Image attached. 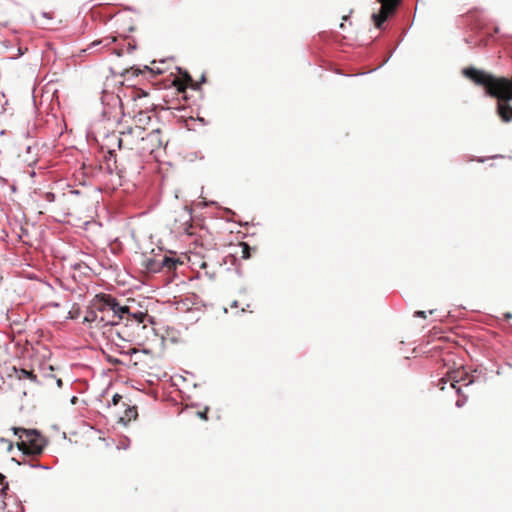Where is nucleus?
<instances>
[{
    "mask_svg": "<svg viewBox=\"0 0 512 512\" xmlns=\"http://www.w3.org/2000/svg\"><path fill=\"white\" fill-rule=\"evenodd\" d=\"M122 400V396L119 394H115L112 398V402L114 405H117Z\"/></svg>",
    "mask_w": 512,
    "mask_h": 512,
    "instance_id": "nucleus-21",
    "label": "nucleus"
},
{
    "mask_svg": "<svg viewBox=\"0 0 512 512\" xmlns=\"http://www.w3.org/2000/svg\"><path fill=\"white\" fill-rule=\"evenodd\" d=\"M163 145L160 130L155 129L150 132L144 130L142 134L138 154H152Z\"/></svg>",
    "mask_w": 512,
    "mask_h": 512,
    "instance_id": "nucleus-7",
    "label": "nucleus"
},
{
    "mask_svg": "<svg viewBox=\"0 0 512 512\" xmlns=\"http://www.w3.org/2000/svg\"><path fill=\"white\" fill-rule=\"evenodd\" d=\"M191 228H192V226H191V225L185 226V227L183 228V231H184L186 234H188V235H192V234H193V232H192V231H190V229H191Z\"/></svg>",
    "mask_w": 512,
    "mask_h": 512,
    "instance_id": "nucleus-23",
    "label": "nucleus"
},
{
    "mask_svg": "<svg viewBox=\"0 0 512 512\" xmlns=\"http://www.w3.org/2000/svg\"><path fill=\"white\" fill-rule=\"evenodd\" d=\"M115 41V38H103V39H100V40H96V41H93L89 46L88 48L85 50H93L95 47L97 46H102V47H108L111 43H113Z\"/></svg>",
    "mask_w": 512,
    "mask_h": 512,
    "instance_id": "nucleus-16",
    "label": "nucleus"
},
{
    "mask_svg": "<svg viewBox=\"0 0 512 512\" xmlns=\"http://www.w3.org/2000/svg\"><path fill=\"white\" fill-rule=\"evenodd\" d=\"M18 377H19L20 379H22V378H29V379H31L32 381H36V379H37L36 375H35V374H33V372H31V371H27V370H25V369H20V370H19Z\"/></svg>",
    "mask_w": 512,
    "mask_h": 512,
    "instance_id": "nucleus-17",
    "label": "nucleus"
},
{
    "mask_svg": "<svg viewBox=\"0 0 512 512\" xmlns=\"http://www.w3.org/2000/svg\"><path fill=\"white\" fill-rule=\"evenodd\" d=\"M56 383H57V386H58L59 388H60V387H62V384H63V383H62V380H61V379H57Z\"/></svg>",
    "mask_w": 512,
    "mask_h": 512,
    "instance_id": "nucleus-26",
    "label": "nucleus"
},
{
    "mask_svg": "<svg viewBox=\"0 0 512 512\" xmlns=\"http://www.w3.org/2000/svg\"><path fill=\"white\" fill-rule=\"evenodd\" d=\"M92 307L100 313V322L109 325H117L125 314L130 313V306H121L116 299L109 294L97 295Z\"/></svg>",
    "mask_w": 512,
    "mask_h": 512,
    "instance_id": "nucleus-2",
    "label": "nucleus"
},
{
    "mask_svg": "<svg viewBox=\"0 0 512 512\" xmlns=\"http://www.w3.org/2000/svg\"><path fill=\"white\" fill-rule=\"evenodd\" d=\"M415 317H422L426 318V312L425 311H416L414 314Z\"/></svg>",
    "mask_w": 512,
    "mask_h": 512,
    "instance_id": "nucleus-22",
    "label": "nucleus"
},
{
    "mask_svg": "<svg viewBox=\"0 0 512 512\" xmlns=\"http://www.w3.org/2000/svg\"><path fill=\"white\" fill-rule=\"evenodd\" d=\"M147 313L143 311H132L130 309L129 314H125V317H123V320H126L127 322H135L136 324L143 323L144 319L147 317Z\"/></svg>",
    "mask_w": 512,
    "mask_h": 512,
    "instance_id": "nucleus-14",
    "label": "nucleus"
},
{
    "mask_svg": "<svg viewBox=\"0 0 512 512\" xmlns=\"http://www.w3.org/2000/svg\"><path fill=\"white\" fill-rule=\"evenodd\" d=\"M42 16L43 17H46L48 19H52V15L48 14V13H42Z\"/></svg>",
    "mask_w": 512,
    "mask_h": 512,
    "instance_id": "nucleus-25",
    "label": "nucleus"
},
{
    "mask_svg": "<svg viewBox=\"0 0 512 512\" xmlns=\"http://www.w3.org/2000/svg\"><path fill=\"white\" fill-rule=\"evenodd\" d=\"M237 250L234 255L239 256L242 259H249L251 257V247L246 242H240L236 246Z\"/></svg>",
    "mask_w": 512,
    "mask_h": 512,
    "instance_id": "nucleus-15",
    "label": "nucleus"
},
{
    "mask_svg": "<svg viewBox=\"0 0 512 512\" xmlns=\"http://www.w3.org/2000/svg\"><path fill=\"white\" fill-rule=\"evenodd\" d=\"M76 312H73V315H71V318H75Z\"/></svg>",
    "mask_w": 512,
    "mask_h": 512,
    "instance_id": "nucleus-28",
    "label": "nucleus"
},
{
    "mask_svg": "<svg viewBox=\"0 0 512 512\" xmlns=\"http://www.w3.org/2000/svg\"><path fill=\"white\" fill-rule=\"evenodd\" d=\"M125 406V410L123 414L119 417V421L124 425L129 424L132 420H136L138 417V411L136 406H129L123 404Z\"/></svg>",
    "mask_w": 512,
    "mask_h": 512,
    "instance_id": "nucleus-11",
    "label": "nucleus"
},
{
    "mask_svg": "<svg viewBox=\"0 0 512 512\" xmlns=\"http://www.w3.org/2000/svg\"><path fill=\"white\" fill-rule=\"evenodd\" d=\"M471 380H469L468 382L465 383L466 386H468L469 384H471Z\"/></svg>",
    "mask_w": 512,
    "mask_h": 512,
    "instance_id": "nucleus-27",
    "label": "nucleus"
},
{
    "mask_svg": "<svg viewBox=\"0 0 512 512\" xmlns=\"http://www.w3.org/2000/svg\"><path fill=\"white\" fill-rule=\"evenodd\" d=\"M463 75L474 84L482 86L486 93L498 100L497 103L512 101V78L495 77L494 75L474 67L464 68Z\"/></svg>",
    "mask_w": 512,
    "mask_h": 512,
    "instance_id": "nucleus-1",
    "label": "nucleus"
},
{
    "mask_svg": "<svg viewBox=\"0 0 512 512\" xmlns=\"http://www.w3.org/2000/svg\"><path fill=\"white\" fill-rule=\"evenodd\" d=\"M100 313L95 309H91V310H88L84 316V319L83 321L85 323H94L96 322V326L97 327H103V326H106L107 324H104V322H100Z\"/></svg>",
    "mask_w": 512,
    "mask_h": 512,
    "instance_id": "nucleus-13",
    "label": "nucleus"
},
{
    "mask_svg": "<svg viewBox=\"0 0 512 512\" xmlns=\"http://www.w3.org/2000/svg\"><path fill=\"white\" fill-rule=\"evenodd\" d=\"M184 257L178 256L177 253L169 251L168 253H160L150 257H145L142 266L151 273L166 270L167 272L176 271L177 268L184 264Z\"/></svg>",
    "mask_w": 512,
    "mask_h": 512,
    "instance_id": "nucleus-3",
    "label": "nucleus"
},
{
    "mask_svg": "<svg viewBox=\"0 0 512 512\" xmlns=\"http://www.w3.org/2000/svg\"><path fill=\"white\" fill-rule=\"evenodd\" d=\"M142 134H144V128L140 125L122 132L117 138L119 149L136 151L138 154Z\"/></svg>",
    "mask_w": 512,
    "mask_h": 512,
    "instance_id": "nucleus-6",
    "label": "nucleus"
},
{
    "mask_svg": "<svg viewBox=\"0 0 512 512\" xmlns=\"http://www.w3.org/2000/svg\"><path fill=\"white\" fill-rule=\"evenodd\" d=\"M149 120H150V117L144 112H139V114L137 115L138 123H145L146 121H149Z\"/></svg>",
    "mask_w": 512,
    "mask_h": 512,
    "instance_id": "nucleus-19",
    "label": "nucleus"
},
{
    "mask_svg": "<svg viewBox=\"0 0 512 512\" xmlns=\"http://www.w3.org/2000/svg\"><path fill=\"white\" fill-rule=\"evenodd\" d=\"M208 411H209V408H208V407H206V408L204 409V411H199V412H197V415H198L201 419H203V420H208V416H207Z\"/></svg>",
    "mask_w": 512,
    "mask_h": 512,
    "instance_id": "nucleus-20",
    "label": "nucleus"
},
{
    "mask_svg": "<svg viewBox=\"0 0 512 512\" xmlns=\"http://www.w3.org/2000/svg\"><path fill=\"white\" fill-rule=\"evenodd\" d=\"M377 2L381 4V7L378 13L372 15V20L376 28L381 29L388 17L396 12L401 0H377Z\"/></svg>",
    "mask_w": 512,
    "mask_h": 512,
    "instance_id": "nucleus-8",
    "label": "nucleus"
},
{
    "mask_svg": "<svg viewBox=\"0 0 512 512\" xmlns=\"http://www.w3.org/2000/svg\"><path fill=\"white\" fill-rule=\"evenodd\" d=\"M0 486H1V489H0L1 494L5 495L6 490H8V488H9V485H8V482H6L5 475H3L2 473H0Z\"/></svg>",
    "mask_w": 512,
    "mask_h": 512,
    "instance_id": "nucleus-18",
    "label": "nucleus"
},
{
    "mask_svg": "<svg viewBox=\"0 0 512 512\" xmlns=\"http://www.w3.org/2000/svg\"><path fill=\"white\" fill-rule=\"evenodd\" d=\"M19 441L17 446L25 455H40L46 445L44 437L36 430L14 428Z\"/></svg>",
    "mask_w": 512,
    "mask_h": 512,
    "instance_id": "nucleus-4",
    "label": "nucleus"
},
{
    "mask_svg": "<svg viewBox=\"0 0 512 512\" xmlns=\"http://www.w3.org/2000/svg\"><path fill=\"white\" fill-rule=\"evenodd\" d=\"M465 404V399H458L456 401V406L462 407Z\"/></svg>",
    "mask_w": 512,
    "mask_h": 512,
    "instance_id": "nucleus-24",
    "label": "nucleus"
},
{
    "mask_svg": "<svg viewBox=\"0 0 512 512\" xmlns=\"http://www.w3.org/2000/svg\"><path fill=\"white\" fill-rule=\"evenodd\" d=\"M80 192L78 190H69L67 193H63L56 197L54 193L47 192L44 198L48 202L56 201L54 208L55 212H62L63 214L70 215L76 211L81 203L79 201Z\"/></svg>",
    "mask_w": 512,
    "mask_h": 512,
    "instance_id": "nucleus-5",
    "label": "nucleus"
},
{
    "mask_svg": "<svg viewBox=\"0 0 512 512\" xmlns=\"http://www.w3.org/2000/svg\"><path fill=\"white\" fill-rule=\"evenodd\" d=\"M173 85L181 93H184L187 87H191L193 89H199L200 87V84L195 82L188 73H185L182 79H175L173 81Z\"/></svg>",
    "mask_w": 512,
    "mask_h": 512,
    "instance_id": "nucleus-10",
    "label": "nucleus"
},
{
    "mask_svg": "<svg viewBox=\"0 0 512 512\" xmlns=\"http://www.w3.org/2000/svg\"><path fill=\"white\" fill-rule=\"evenodd\" d=\"M468 378V375L466 372L458 370V371H452L447 374V377H443L438 380L437 386L440 390L446 389V384H449V388L455 389L457 394H460L461 387L457 386L458 383L461 381H465Z\"/></svg>",
    "mask_w": 512,
    "mask_h": 512,
    "instance_id": "nucleus-9",
    "label": "nucleus"
},
{
    "mask_svg": "<svg viewBox=\"0 0 512 512\" xmlns=\"http://www.w3.org/2000/svg\"><path fill=\"white\" fill-rule=\"evenodd\" d=\"M497 114L503 122L512 120V107L509 103H497Z\"/></svg>",
    "mask_w": 512,
    "mask_h": 512,
    "instance_id": "nucleus-12",
    "label": "nucleus"
},
{
    "mask_svg": "<svg viewBox=\"0 0 512 512\" xmlns=\"http://www.w3.org/2000/svg\"><path fill=\"white\" fill-rule=\"evenodd\" d=\"M76 312H73V315H71V318H75Z\"/></svg>",
    "mask_w": 512,
    "mask_h": 512,
    "instance_id": "nucleus-29",
    "label": "nucleus"
}]
</instances>
